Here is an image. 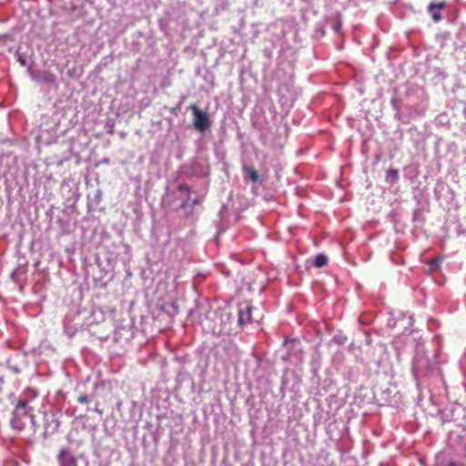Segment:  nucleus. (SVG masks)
<instances>
[{
	"label": "nucleus",
	"mask_w": 466,
	"mask_h": 466,
	"mask_svg": "<svg viewBox=\"0 0 466 466\" xmlns=\"http://www.w3.org/2000/svg\"><path fill=\"white\" fill-rule=\"evenodd\" d=\"M189 109L194 116V126L199 131H205L210 127V120L206 112L200 110L196 104L189 106Z\"/></svg>",
	"instance_id": "f257e3e1"
},
{
	"label": "nucleus",
	"mask_w": 466,
	"mask_h": 466,
	"mask_svg": "<svg viewBox=\"0 0 466 466\" xmlns=\"http://www.w3.org/2000/svg\"><path fill=\"white\" fill-rule=\"evenodd\" d=\"M252 306L248 303L239 304L238 309V324L244 325L252 322L251 310Z\"/></svg>",
	"instance_id": "f03ea898"
},
{
	"label": "nucleus",
	"mask_w": 466,
	"mask_h": 466,
	"mask_svg": "<svg viewBox=\"0 0 466 466\" xmlns=\"http://www.w3.org/2000/svg\"><path fill=\"white\" fill-rule=\"evenodd\" d=\"M60 466H77L76 458L67 450H61L58 455Z\"/></svg>",
	"instance_id": "7ed1b4c3"
},
{
	"label": "nucleus",
	"mask_w": 466,
	"mask_h": 466,
	"mask_svg": "<svg viewBox=\"0 0 466 466\" xmlns=\"http://www.w3.org/2000/svg\"><path fill=\"white\" fill-rule=\"evenodd\" d=\"M444 8H445L444 2L430 4V5L428 7V11L431 14L434 22H439L441 20V15L440 14V10H442Z\"/></svg>",
	"instance_id": "20e7f679"
},
{
	"label": "nucleus",
	"mask_w": 466,
	"mask_h": 466,
	"mask_svg": "<svg viewBox=\"0 0 466 466\" xmlns=\"http://www.w3.org/2000/svg\"><path fill=\"white\" fill-rule=\"evenodd\" d=\"M15 410L14 412H21L25 416H29L34 423L35 416L31 413L32 409L28 407L26 400H19L15 404Z\"/></svg>",
	"instance_id": "39448f33"
},
{
	"label": "nucleus",
	"mask_w": 466,
	"mask_h": 466,
	"mask_svg": "<svg viewBox=\"0 0 466 466\" xmlns=\"http://www.w3.org/2000/svg\"><path fill=\"white\" fill-rule=\"evenodd\" d=\"M243 170L245 172V180H249L253 183H256L258 181L259 176L256 169L253 167L250 166H244Z\"/></svg>",
	"instance_id": "423d86ee"
},
{
	"label": "nucleus",
	"mask_w": 466,
	"mask_h": 466,
	"mask_svg": "<svg viewBox=\"0 0 466 466\" xmlns=\"http://www.w3.org/2000/svg\"><path fill=\"white\" fill-rule=\"evenodd\" d=\"M24 415L21 412H14L13 419L11 420L12 427L16 430H23L25 426L22 417Z\"/></svg>",
	"instance_id": "0eeeda50"
},
{
	"label": "nucleus",
	"mask_w": 466,
	"mask_h": 466,
	"mask_svg": "<svg viewBox=\"0 0 466 466\" xmlns=\"http://www.w3.org/2000/svg\"><path fill=\"white\" fill-rule=\"evenodd\" d=\"M328 257L322 253L318 254L314 259L313 265L316 268H322L328 264Z\"/></svg>",
	"instance_id": "6e6552de"
},
{
	"label": "nucleus",
	"mask_w": 466,
	"mask_h": 466,
	"mask_svg": "<svg viewBox=\"0 0 466 466\" xmlns=\"http://www.w3.org/2000/svg\"><path fill=\"white\" fill-rule=\"evenodd\" d=\"M388 177H391L393 178V180H397L398 177H399V173H398V170L397 169H394V168H390L389 171H388Z\"/></svg>",
	"instance_id": "1a4fd4ad"
},
{
	"label": "nucleus",
	"mask_w": 466,
	"mask_h": 466,
	"mask_svg": "<svg viewBox=\"0 0 466 466\" xmlns=\"http://www.w3.org/2000/svg\"><path fill=\"white\" fill-rule=\"evenodd\" d=\"M77 401L81 404H86L88 402V397L86 394L80 395L77 399Z\"/></svg>",
	"instance_id": "9d476101"
},
{
	"label": "nucleus",
	"mask_w": 466,
	"mask_h": 466,
	"mask_svg": "<svg viewBox=\"0 0 466 466\" xmlns=\"http://www.w3.org/2000/svg\"><path fill=\"white\" fill-rule=\"evenodd\" d=\"M179 189H180V190L187 191V192H188V191H189V187H188V186H187V185H179Z\"/></svg>",
	"instance_id": "9b49d317"
},
{
	"label": "nucleus",
	"mask_w": 466,
	"mask_h": 466,
	"mask_svg": "<svg viewBox=\"0 0 466 466\" xmlns=\"http://www.w3.org/2000/svg\"><path fill=\"white\" fill-rule=\"evenodd\" d=\"M430 265L431 266V268L437 267L439 266V261L437 259H433L431 261Z\"/></svg>",
	"instance_id": "f8f14e48"
}]
</instances>
